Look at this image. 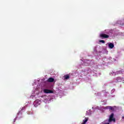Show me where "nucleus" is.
Returning <instances> with one entry per match:
<instances>
[{
	"mask_svg": "<svg viewBox=\"0 0 124 124\" xmlns=\"http://www.w3.org/2000/svg\"><path fill=\"white\" fill-rule=\"evenodd\" d=\"M108 122L109 123H111V122H116V120L114 118V113H111L109 116Z\"/></svg>",
	"mask_w": 124,
	"mask_h": 124,
	"instance_id": "nucleus-1",
	"label": "nucleus"
},
{
	"mask_svg": "<svg viewBox=\"0 0 124 124\" xmlns=\"http://www.w3.org/2000/svg\"><path fill=\"white\" fill-rule=\"evenodd\" d=\"M115 80H116L115 81L116 83H119L120 82H122V81H124V78L118 77L115 78Z\"/></svg>",
	"mask_w": 124,
	"mask_h": 124,
	"instance_id": "nucleus-2",
	"label": "nucleus"
},
{
	"mask_svg": "<svg viewBox=\"0 0 124 124\" xmlns=\"http://www.w3.org/2000/svg\"><path fill=\"white\" fill-rule=\"evenodd\" d=\"M44 92L45 93H53L54 92L50 90L45 89Z\"/></svg>",
	"mask_w": 124,
	"mask_h": 124,
	"instance_id": "nucleus-3",
	"label": "nucleus"
},
{
	"mask_svg": "<svg viewBox=\"0 0 124 124\" xmlns=\"http://www.w3.org/2000/svg\"><path fill=\"white\" fill-rule=\"evenodd\" d=\"M100 37L103 38H108L109 35H107L106 34H101Z\"/></svg>",
	"mask_w": 124,
	"mask_h": 124,
	"instance_id": "nucleus-4",
	"label": "nucleus"
},
{
	"mask_svg": "<svg viewBox=\"0 0 124 124\" xmlns=\"http://www.w3.org/2000/svg\"><path fill=\"white\" fill-rule=\"evenodd\" d=\"M109 111L110 112H115V111H116V106H110Z\"/></svg>",
	"mask_w": 124,
	"mask_h": 124,
	"instance_id": "nucleus-5",
	"label": "nucleus"
},
{
	"mask_svg": "<svg viewBox=\"0 0 124 124\" xmlns=\"http://www.w3.org/2000/svg\"><path fill=\"white\" fill-rule=\"evenodd\" d=\"M54 81H55V79L52 78H49L47 79V82H49V83H53V82H54Z\"/></svg>",
	"mask_w": 124,
	"mask_h": 124,
	"instance_id": "nucleus-6",
	"label": "nucleus"
},
{
	"mask_svg": "<svg viewBox=\"0 0 124 124\" xmlns=\"http://www.w3.org/2000/svg\"><path fill=\"white\" fill-rule=\"evenodd\" d=\"M108 47L110 49H113L114 48V44L110 43L108 44Z\"/></svg>",
	"mask_w": 124,
	"mask_h": 124,
	"instance_id": "nucleus-7",
	"label": "nucleus"
},
{
	"mask_svg": "<svg viewBox=\"0 0 124 124\" xmlns=\"http://www.w3.org/2000/svg\"><path fill=\"white\" fill-rule=\"evenodd\" d=\"M124 71L123 69H122V70L117 71L116 74H122L124 73Z\"/></svg>",
	"mask_w": 124,
	"mask_h": 124,
	"instance_id": "nucleus-8",
	"label": "nucleus"
},
{
	"mask_svg": "<svg viewBox=\"0 0 124 124\" xmlns=\"http://www.w3.org/2000/svg\"><path fill=\"white\" fill-rule=\"evenodd\" d=\"M64 78L65 80H68V79H69L70 77H69V75H65L64 76Z\"/></svg>",
	"mask_w": 124,
	"mask_h": 124,
	"instance_id": "nucleus-9",
	"label": "nucleus"
},
{
	"mask_svg": "<svg viewBox=\"0 0 124 124\" xmlns=\"http://www.w3.org/2000/svg\"><path fill=\"white\" fill-rule=\"evenodd\" d=\"M35 103H36L37 105H39V104H40V101L36 100V101H35Z\"/></svg>",
	"mask_w": 124,
	"mask_h": 124,
	"instance_id": "nucleus-10",
	"label": "nucleus"
},
{
	"mask_svg": "<svg viewBox=\"0 0 124 124\" xmlns=\"http://www.w3.org/2000/svg\"><path fill=\"white\" fill-rule=\"evenodd\" d=\"M110 107H111V106H107L105 107V109H108L109 110H110Z\"/></svg>",
	"mask_w": 124,
	"mask_h": 124,
	"instance_id": "nucleus-11",
	"label": "nucleus"
},
{
	"mask_svg": "<svg viewBox=\"0 0 124 124\" xmlns=\"http://www.w3.org/2000/svg\"><path fill=\"white\" fill-rule=\"evenodd\" d=\"M83 123L86 124V123H87V122H88V120L86 119L84 121L83 120Z\"/></svg>",
	"mask_w": 124,
	"mask_h": 124,
	"instance_id": "nucleus-12",
	"label": "nucleus"
},
{
	"mask_svg": "<svg viewBox=\"0 0 124 124\" xmlns=\"http://www.w3.org/2000/svg\"><path fill=\"white\" fill-rule=\"evenodd\" d=\"M99 42H101L102 43L104 44V43H105V41H104V40H100Z\"/></svg>",
	"mask_w": 124,
	"mask_h": 124,
	"instance_id": "nucleus-13",
	"label": "nucleus"
},
{
	"mask_svg": "<svg viewBox=\"0 0 124 124\" xmlns=\"http://www.w3.org/2000/svg\"><path fill=\"white\" fill-rule=\"evenodd\" d=\"M109 124V123H107V124Z\"/></svg>",
	"mask_w": 124,
	"mask_h": 124,
	"instance_id": "nucleus-14",
	"label": "nucleus"
}]
</instances>
